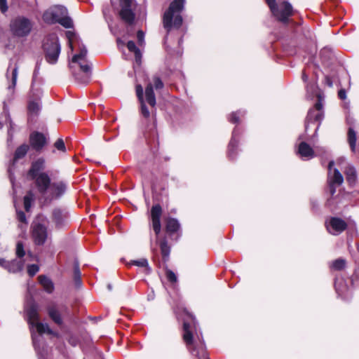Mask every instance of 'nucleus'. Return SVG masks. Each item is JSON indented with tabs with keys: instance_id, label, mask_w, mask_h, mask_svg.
<instances>
[{
	"instance_id": "obj_10",
	"label": "nucleus",
	"mask_w": 359,
	"mask_h": 359,
	"mask_svg": "<svg viewBox=\"0 0 359 359\" xmlns=\"http://www.w3.org/2000/svg\"><path fill=\"white\" fill-rule=\"evenodd\" d=\"M334 161H330L328 164L327 183L329 187V192L332 196L336 193V187L342 184L344 182L343 175L338 169H332Z\"/></svg>"
},
{
	"instance_id": "obj_39",
	"label": "nucleus",
	"mask_w": 359,
	"mask_h": 359,
	"mask_svg": "<svg viewBox=\"0 0 359 359\" xmlns=\"http://www.w3.org/2000/svg\"><path fill=\"white\" fill-rule=\"evenodd\" d=\"M39 266L36 264L29 265L27 267V273L30 276H34L39 271Z\"/></svg>"
},
{
	"instance_id": "obj_12",
	"label": "nucleus",
	"mask_w": 359,
	"mask_h": 359,
	"mask_svg": "<svg viewBox=\"0 0 359 359\" xmlns=\"http://www.w3.org/2000/svg\"><path fill=\"white\" fill-rule=\"evenodd\" d=\"M154 86L156 90L163 88V83L159 77L154 76L152 79V82H149L145 89L146 101L152 107H154L156 105V97L153 89Z\"/></svg>"
},
{
	"instance_id": "obj_40",
	"label": "nucleus",
	"mask_w": 359,
	"mask_h": 359,
	"mask_svg": "<svg viewBox=\"0 0 359 359\" xmlns=\"http://www.w3.org/2000/svg\"><path fill=\"white\" fill-rule=\"evenodd\" d=\"M343 285V280H340L339 282L336 281L335 282V289L337 292V294L340 296H342L344 294V292L346 290V287L344 286L342 288H341L340 285Z\"/></svg>"
},
{
	"instance_id": "obj_11",
	"label": "nucleus",
	"mask_w": 359,
	"mask_h": 359,
	"mask_svg": "<svg viewBox=\"0 0 359 359\" xmlns=\"http://www.w3.org/2000/svg\"><path fill=\"white\" fill-rule=\"evenodd\" d=\"M318 102L314 108L309 111L306 119L305 128L307 130L309 124L313 121H321L323 118V99L320 94L317 95Z\"/></svg>"
},
{
	"instance_id": "obj_43",
	"label": "nucleus",
	"mask_w": 359,
	"mask_h": 359,
	"mask_svg": "<svg viewBox=\"0 0 359 359\" xmlns=\"http://www.w3.org/2000/svg\"><path fill=\"white\" fill-rule=\"evenodd\" d=\"M166 277L168 280L172 283H175L177 281L176 275L171 271H166Z\"/></svg>"
},
{
	"instance_id": "obj_25",
	"label": "nucleus",
	"mask_w": 359,
	"mask_h": 359,
	"mask_svg": "<svg viewBox=\"0 0 359 359\" xmlns=\"http://www.w3.org/2000/svg\"><path fill=\"white\" fill-rule=\"evenodd\" d=\"M238 136V133H237L236 128H234L233 133H232V137L230 140V142L229 144L228 147V156L231 158H234V151L236 149L237 145H238V140L237 137Z\"/></svg>"
},
{
	"instance_id": "obj_55",
	"label": "nucleus",
	"mask_w": 359,
	"mask_h": 359,
	"mask_svg": "<svg viewBox=\"0 0 359 359\" xmlns=\"http://www.w3.org/2000/svg\"><path fill=\"white\" fill-rule=\"evenodd\" d=\"M103 14H104V16L106 15V11H105V10H104V11H103Z\"/></svg>"
},
{
	"instance_id": "obj_54",
	"label": "nucleus",
	"mask_w": 359,
	"mask_h": 359,
	"mask_svg": "<svg viewBox=\"0 0 359 359\" xmlns=\"http://www.w3.org/2000/svg\"><path fill=\"white\" fill-rule=\"evenodd\" d=\"M274 0H266L267 4H271Z\"/></svg>"
},
{
	"instance_id": "obj_46",
	"label": "nucleus",
	"mask_w": 359,
	"mask_h": 359,
	"mask_svg": "<svg viewBox=\"0 0 359 359\" xmlns=\"http://www.w3.org/2000/svg\"><path fill=\"white\" fill-rule=\"evenodd\" d=\"M74 275L76 283H80L81 272L78 266L74 269Z\"/></svg>"
},
{
	"instance_id": "obj_2",
	"label": "nucleus",
	"mask_w": 359,
	"mask_h": 359,
	"mask_svg": "<svg viewBox=\"0 0 359 359\" xmlns=\"http://www.w3.org/2000/svg\"><path fill=\"white\" fill-rule=\"evenodd\" d=\"M184 334L183 339L191 354L197 355L198 352L194 348L195 344L199 342L203 344L202 333L198 329V325L195 318L190 316L189 321H184L183 325Z\"/></svg>"
},
{
	"instance_id": "obj_7",
	"label": "nucleus",
	"mask_w": 359,
	"mask_h": 359,
	"mask_svg": "<svg viewBox=\"0 0 359 359\" xmlns=\"http://www.w3.org/2000/svg\"><path fill=\"white\" fill-rule=\"evenodd\" d=\"M163 24L167 32L173 27H178L180 25V0H174L168 9L164 13Z\"/></svg>"
},
{
	"instance_id": "obj_26",
	"label": "nucleus",
	"mask_w": 359,
	"mask_h": 359,
	"mask_svg": "<svg viewBox=\"0 0 359 359\" xmlns=\"http://www.w3.org/2000/svg\"><path fill=\"white\" fill-rule=\"evenodd\" d=\"M39 281L43 289L48 293H51L54 290V285L50 279L44 276H39Z\"/></svg>"
},
{
	"instance_id": "obj_33",
	"label": "nucleus",
	"mask_w": 359,
	"mask_h": 359,
	"mask_svg": "<svg viewBox=\"0 0 359 359\" xmlns=\"http://www.w3.org/2000/svg\"><path fill=\"white\" fill-rule=\"evenodd\" d=\"M179 228V223L177 219L173 218H169L166 223V229L169 232L177 231Z\"/></svg>"
},
{
	"instance_id": "obj_36",
	"label": "nucleus",
	"mask_w": 359,
	"mask_h": 359,
	"mask_svg": "<svg viewBox=\"0 0 359 359\" xmlns=\"http://www.w3.org/2000/svg\"><path fill=\"white\" fill-rule=\"evenodd\" d=\"M238 114H241L242 116H243L245 114V111H241V110H239L236 112L231 113L228 117L229 121L232 123H238L239 121Z\"/></svg>"
},
{
	"instance_id": "obj_24",
	"label": "nucleus",
	"mask_w": 359,
	"mask_h": 359,
	"mask_svg": "<svg viewBox=\"0 0 359 359\" xmlns=\"http://www.w3.org/2000/svg\"><path fill=\"white\" fill-rule=\"evenodd\" d=\"M136 93H137L138 100L141 104L142 114L144 117L147 118L149 116L150 113L145 105L144 100L143 98V89L140 85H138L136 86Z\"/></svg>"
},
{
	"instance_id": "obj_17",
	"label": "nucleus",
	"mask_w": 359,
	"mask_h": 359,
	"mask_svg": "<svg viewBox=\"0 0 359 359\" xmlns=\"http://www.w3.org/2000/svg\"><path fill=\"white\" fill-rule=\"evenodd\" d=\"M67 189V183L64 181H55L51 183L48 189L51 198H58L65 194Z\"/></svg>"
},
{
	"instance_id": "obj_35",
	"label": "nucleus",
	"mask_w": 359,
	"mask_h": 359,
	"mask_svg": "<svg viewBox=\"0 0 359 359\" xmlns=\"http://www.w3.org/2000/svg\"><path fill=\"white\" fill-rule=\"evenodd\" d=\"M17 217L18 221L22 223L21 224L19 225V228H20L21 229H25L26 226L27 224V222L25 213L22 211L17 212Z\"/></svg>"
},
{
	"instance_id": "obj_5",
	"label": "nucleus",
	"mask_w": 359,
	"mask_h": 359,
	"mask_svg": "<svg viewBox=\"0 0 359 359\" xmlns=\"http://www.w3.org/2000/svg\"><path fill=\"white\" fill-rule=\"evenodd\" d=\"M34 22L25 16H18L10 23L11 34L18 38H25L32 32Z\"/></svg>"
},
{
	"instance_id": "obj_47",
	"label": "nucleus",
	"mask_w": 359,
	"mask_h": 359,
	"mask_svg": "<svg viewBox=\"0 0 359 359\" xmlns=\"http://www.w3.org/2000/svg\"><path fill=\"white\" fill-rule=\"evenodd\" d=\"M338 96L341 100H345L346 98V92L344 89H341L338 92Z\"/></svg>"
},
{
	"instance_id": "obj_32",
	"label": "nucleus",
	"mask_w": 359,
	"mask_h": 359,
	"mask_svg": "<svg viewBox=\"0 0 359 359\" xmlns=\"http://www.w3.org/2000/svg\"><path fill=\"white\" fill-rule=\"evenodd\" d=\"M34 201V195L32 193V191H30L24 197V206L27 212L29 211L32 206V203H33Z\"/></svg>"
},
{
	"instance_id": "obj_28",
	"label": "nucleus",
	"mask_w": 359,
	"mask_h": 359,
	"mask_svg": "<svg viewBox=\"0 0 359 359\" xmlns=\"http://www.w3.org/2000/svg\"><path fill=\"white\" fill-rule=\"evenodd\" d=\"M127 48L130 51L134 53L136 62L140 65L141 62L142 54L138 48H137L135 43L133 41H129L127 43Z\"/></svg>"
},
{
	"instance_id": "obj_4",
	"label": "nucleus",
	"mask_w": 359,
	"mask_h": 359,
	"mask_svg": "<svg viewBox=\"0 0 359 359\" xmlns=\"http://www.w3.org/2000/svg\"><path fill=\"white\" fill-rule=\"evenodd\" d=\"M111 3L123 22L128 25L134 23L136 6L133 0H111Z\"/></svg>"
},
{
	"instance_id": "obj_16",
	"label": "nucleus",
	"mask_w": 359,
	"mask_h": 359,
	"mask_svg": "<svg viewBox=\"0 0 359 359\" xmlns=\"http://www.w3.org/2000/svg\"><path fill=\"white\" fill-rule=\"evenodd\" d=\"M32 179L34 180L36 187L40 194L43 195L48 191L51 183L50 178L46 172L36 175Z\"/></svg>"
},
{
	"instance_id": "obj_21",
	"label": "nucleus",
	"mask_w": 359,
	"mask_h": 359,
	"mask_svg": "<svg viewBox=\"0 0 359 359\" xmlns=\"http://www.w3.org/2000/svg\"><path fill=\"white\" fill-rule=\"evenodd\" d=\"M0 265L6 269L9 272L16 273L23 269V263L20 260H13L11 262L4 259H0Z\"/></svg>"
},
{
	"instance_id": "obj_34",
	"label": "nucleus",
	"mask_w": 359,
	"mask_h": 359,
	"mask_svg": "<svg viewBox=\"0 0 359 359\" xmlns=\"http://www.w3.org/2000/svg\"><path fill=\"white\" fill-rule=\"evenodd\" d=\"M346 266V260L342 258L334 260L332 264V268L334 270L340 271L344 269Z\"/></svg>"
},
{
	"instance_id": "obj_50",
	"label": "nucleus",
	"mask_w": 359,
	"mask_h": 359,
	"mask_svg": "<svg viewBox=\"0 0 359 359\" xmlns=\"http://www.w3.org/2000/svg\"><path fill=\"white\" fill-rule=\"evenodd\" d=\"M315 88L316 87H315L314 85H311V86L307 85L306 87L307 91H309L310 90L313 91V90H314Z\"/></svg>"
},
{
	"instance_id": "obj_29",
	"label": "nucleus",
	"mask_w": 359,
	"mask_h": 359,
	"mask_svg": "<svg viewBox=\"0 0 359 359\" xmlns=\"http://www.w3.org/2000/svg\"><path fill=\"white\" fill-rule=\"evenodd\" d=\"M29 150V145L24 144L17 148L14 154V161H18L23 158Z\"/></svg>"
},
{
	"instance_id": "obj_1",
	"label": "nucleus",
	"mask_w": 359,
	"mask_h": 359,
	"mask_svg": "<svg viewBox=\"0 0 359 359\" xmlns=\"http://www.w3.org/2000/svg\"><path fill=\"white\" fill-rule=\"evenodd\" d=\"M67 37L69 40V46L72 50H73V43L76 41L79 44V53L73 56L70 62V67L75 69L79 67L81 73L75 74V78L82 83H87L91 75V66L88 61L86 60L87 49L86 47L80 44L79 40L76 36L75 34L71 31L66 33Z\"/></svg>"
},
{
	"instance_id": "obj_9",
	"label": "nucleus",
	"mask_w": 359,
	"mask_h": 359,
	"mask_svg": "<svg viewBox=\"0 0 359 359\" xmlns=\"http://www.w3.org/2000/svg\"><path fill=\"white\" fill-rule=\"evenodd\" d=\"M28 322L32 326L36 328L37 332L39 334L47 333L49 334L58 337V334L53 332L47 323H39V314L37 310L34 306H31L27 311Z\"/></svg>"
},
{
	"instance_id": "obj_22",
	"label": "nucleus",
	"mask_w": 359,
	"mask_h": 359,
	"mask_svg": "<svg viewBox=\"0 0 359 359\" xmlns=\"http://www.w3.org/2000/svg\"><path fill=\"white\" fill-rule=\"evenodd\" d=\"M45 161L43 158H38L32 163L28 175L32 178L41 173H45Z\"/></svg>"
},
{
	"instance_id": "obj_8",
	"label": "nucleus",
	"mask_w": 359,
	"mask_h": 359,
	"mask_svg": "<svg viewBox=\"0 0 359 359\" xmlns=\"http://www.w3.org/2000/svg\"><path fill=\"white\" fill-rule=\"evenodd\" d=\"M271 9L273 15L280 22L286 23L289 18L292 15L293 8L287 1H282L278 5L274 0L271 4H267Z\"/></svg>"
},
{
	"instance_id": "obj_18",
	"label": "nucleus",
	"mask_w": 359,
	"mask_h": 359,
	"mask_svg": "<svg viewBox=\"0 0 359 359\" xmlns=\"http://www.w3.org/2000/svg\"><path fill=\"white\" fill-rule=\"evenodd\" d=\"M162 213L161 207L159 205H154L151 210V217L152 220V227L156 234L161 231V226L160 217Z\"/></svg>"
},
{
	"instance_id": "obj_6",
	"label": "nucleus",
	"mask_w": 359,
	"mask_h": 359,
	"mask_svg": "<svg viewBox=\"0 0 359 359\" xmlns=\"http://www.w3.org/2000/svg\"><path fill=\"white\" fill-rule=\"evenodd\" d=\"M43 49L46 61L50 64H55L61 51L57 36L55 34L47 36L43 41Z\"/></svg>"
},
{
	"instance_id": "obj_52",
	"label": "nucleus",
	"mask_w": 359,
	"mask_h": 359,
	"mask_svg": "<svg viewBox=\"0 0 359 359\" xmlns=\"http://www.w3.org/2000/svg\"><path fill=\"white\" fill-rule=\"evenodd\" d=\"M200 359H209V358L206 355H203Z\"/></svg>"
},
{
	"instance_id": "obj_30",
	"label": "nucleus",
	"mask_w": 359,
	"mask_h": 359,
	"mask_svg": "<svg viewBox=\"0 0 359 359\" xmlns=\"http://www.w3.org/2000/svg\"><path fill=\"white\" fill-rule=\"evenodd\" d=\"M41 109V104L39 100L29 101L28 111L31 115H37Z\"/></svg>"
},
{
	"instance_id": "obj_56",
	"label": "nucleus",
	"mask_w": 359,
	"mask_h": 359,
	"mask_svg": "<svg viewBox=\"0 0 359 359\" xmlns=\"http://www.w3.org/2000/svg\"><path fill=\"white\" fill-rule=\"evenodd\" d=\"M117 42H118V43H121V40H120V39H118V40H117Z\"/></svg>"
},
{
	"instance_id": "obj_31",
	"label": "nucleus",
	"mask_w": 359,
	"mask_h": 359,
	"mask_svg": "<svg viewBox=\"0 0 359 359\" xmlns=\"http://www.w3.org/2000/svg\"><path fill=\"white\" fill-rule=\"evenodd\" d=\"M348 141L351 149V151H354L355 149L356 144V133L351 126H350L348 128Z\"/></svg>"
},
{
	"instance_id": "obj_27",
	"label": "nucleus",
	"mask_w": 359,
	"mask_h": 359,
	"mask_svg": "<svg viewBox=\"0 0 359 359\" xmlns=\"http://www.w3.org/2000/svg\"><path fill=\"white\" fill-rule=\"evenodd\" d=\"M346 181L350 184H353L356 181V171L353 166L348 165L345 170Z\"/></svg>"
},
{
	"instance_id": "obj_49",
	"label": "nucleus",
	"mask_w": 359,
	"mask_h": 359,
	"mask_svg": "<svg viewBox=\"0 0 359 359\" xmlns=\"http://www.w3.org/2000/svg\"><path fill=\"white\" fill-rule=\"evenodd\" d=\"M308 79H309V77H308V76L306 74V73H305V72H303V73H302V80L304 81V82L306 83V82H307V81H308Z\"/></svg>"
},
{
	"instance_id": "obj_20",
	"label": "nucleus",
	"mask_w": 359,
	"mask_h": 359,
	"mask_svg": "<svg viewBox=\"0 0 359 359\" xmlns=\"http://www.w3.org/2000/svg\"><path fill=\"white\" fill-rule=\"evenodd\" d=\"M29 142L36 150H40L46 144V137L40 133H33L30 135Z\"/></svg>"
},
{
	"instance_id": "obj_15",
	"label": "nucleus",
	"mask_w": 359,
	"mask_h": 359,
	"mask_svg": "<svg viewBox=\"0 0 359 359\" xmlns=\"http://www.w3.org/2000/svg\"><path fill=\"white\" fill-rule=\"evenodd\" d=\"M327 230L332 235H339L347 227L346 222L339 217H331L325 222Z\"/></svg>"
},
{
	"instance_id": "obj_45",
	"label": "nucleus",
	"mask_w": 359,
	"mask_h": 359,
	"mask_svg": "<svg viewBox=\"0 0 359 359\" xmlns=\"http://www.w3.org/2000/svg\"><path fill=\"white\" fill-rule=\"evenodd\" d=\"M0 10L4 13L8 11L7 0H0Z\"/></svg>"
},
{
	"instance_id": "obj_19",
	"label": "nucleus",
	"mask_w": 359,
	"mask_h": 359,
	"mask_svg": "<svg viewBox=\"0 0 359 359\" xmlns=\"http://www.w3.org/2000/svg\"><path fill=\"white\" fill-rule=\"evenodd\" d=\"M297 154L303 160H309L315 156L314 150L305 142L299 143Z\"/></svg>"
},
{
	"instance_id": "obj_37",
	"label": "nucleus",
	"mask_w": 359,
	"mask_h": 359,
	"mask_svg": "<svg viewBox=\"0 0 359 359\" xmlns=\"http://www.w3.org/2000/svg\"><path fill=\"white\" fill-rule=\"evenodd\" d=\"M15 253L18 257L21 258L25 256V252L24 250V245L22 242H18L16 245Z\"/></svg>"
},
{
	"instance_id": "obj_48",
	"label": "nucleus",
	"mask_w": 359,
	"mask_h": 359,
	"mask_svg": "<svg viewBox=\"0 0 359 359\" xmlns=\"http://www.w3.org/2000/svg\"><path fill=\"white\" fill-rule=\"evenodd\" d=\"M325 83L329 86V87H332V81L331 80V79L329 77V76H326L325 77Z\"/></svg>"
},
{
	"instance_id": "obj_14",
	"label": "nucleus",
	"mask_w": 359,
	"mask_h": 359,
	"mask_svg": "<svg viewBox=\"0 0 359 359\" xmlns=\"http://www.w3.org/2000/svg\"><path fill=\"white\" fill-rule=\"evenodd\" d=\"M52 222L57 229H62L69 224V215L67 211L55 208L52 213Z\"/></svg>"
},
{
	"instance_id": "obj_13",
	"label": "nucleus",
	"mask_w": 359,
	"mask_h": 359,
	"mask_svg": "<svg viewBox=\"0 0 359 359\" xmlns=\"http://www.w3.org/2000/svg\"><path fill=\"white\" fill-rule=\"evenodd\" d=\"M32 236L36 245H43L48 238L47 227L41 223L34 222L32 224Z\"/></svg>"
},
{
	"instance_id": "obj_41",
	"label": "nucleus",
	"mask_w": 359,
	"mask_h": 359,
	"mask_svg": "<svg viewBox=\"0 0 359 359\" xmlns=\"http://www.w3.org/2000/svg\"><path fill=\"white\" fill-rule=\"evenodd\" d=\"M18 67H15L14 69L12 70V86H9V88H13L16 85L17 81V77H18Z\"/></svg>"
},
{
	"instance_id": "obj_51",
	"label": "nucleus",
	"mask_w": 359,
	"mask_h": 359,
	"mask_svg": "<svg viewBox=\"0 0 359 359\" xmlns=\"http://www.w3.org/2000/svg\"><path fill=\"white\" fill-rule=\"evenodd\" d=\"M180 1H181V12H182L183 10V7H184V0H180Z\"/></svg>"
},
{
	"instance_id": "obj_42",
	"label": "nucleus",
	"mask_w": 359,
	"mask_h": 359,
	"mask_svg": "<svg viewBox=\"0 0 359 359\" xmlns=\"http://www.w3.org/2000/svg\"><path fill=\"white\" fill-rule=\"evenodd\" d=\"M133 264L136 266H140V267H147L148 266V262L146 259H144V258L140 259L139 260L133 261Z\"/></svg>"
},
{
	"instance_id": "obj_38",
	"label": "nucleus",
	"mask_w": 359,
	"mask_h": 359,
	"mask_svg": "<svg viewBox=\"0 0 359 359\" xmlns=\"http://www.w3.org/2000/svg\"><path fill=\"white\" fill-rule=\"evenodd\" d=\"M54 147L59 151L62 152L66 151V147L65 145V142L62 139H58L54 144Z\"/></svg>"
},
{
	"instance_id": "obj_3",
	"label": "nucleus",
	"mask_w": 359,
	"mask_h": 359,
	"mask_svg": "<svg viewBox=\"0 0 359 359\" xmlns=\"http://www.w3.org/2000/svg\"><path fill=\"white\" fill-rule=\"evenodd\" d=\"M67 10L62 6H53L44 12L43 20L48 24L58 22L65 28H71L73 26L72 19L67 16Z\"/></svg>"
},
{
	"instance_id": "obj_44",
	"label": "nucleus",
	"mask_w": 359,
	"mask_h": 359,
	"mask_svg": "<svg viewBox=\"0 0 359 359\" xmlns=\"http://www.w3.org/2000/svg\"><path fill=\"white\" fill-rule=\"evenodd\" d=\"M137 38L140 46H143L144 43V34L142 31L139 30L137 33Z\"/></svg>"
},
{
	"instance_id": "obj_53",
	"label": "nucleus",
	"mask_w": 359,
	"mask_h": 359,
	"mask_svg": "<svg viewBox=\"0 0 359 359\" xmlns=\"http://www.w3.org/2000/svg\"><path fill=\"white\" fill-rule=\"evenodd\" d=\"M347 121L349 125L352 124V121L348 117L347 118Z\"/></svg>"
},
{
	"instance_id": "obj_23",
	"label": "nucleus",
	"mask_w": 359,
	"mask_h": 359,
	"mask_svg": "<svg viewBox=\"0 0 359 359\" xmlns=\"http://www.w3.org/2000/svg\"><path fill=\"white\" fill-rule=\"evenodd\" d=\"M48 313L52 320L58 325H62V318L60 312L55 305H50L48 307Z\"/></svg>"
},
{
	"instance_id": "obj_57",
	"label": "nucleus",
	"mask_w": 359,
	"mask_h": 359,
	"mask_svg": "<svg viewBox=\"0 0 359 359\" xmlns=\"http://www.w3.org/2000/svg\"><path fill=\"white\" fill-rule=\"evenodd\" d=\"M180 22H181V24H182V18H181V20H180Z\"/></svg>"
}]
</instances>
